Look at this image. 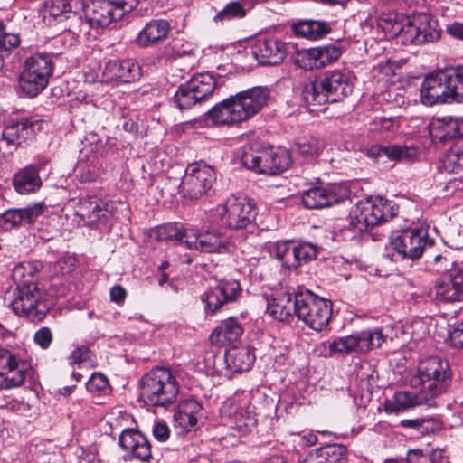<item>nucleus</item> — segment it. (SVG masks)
Instances as JSON below:
<instances>
[{"instance_id":"obj_1","label":"nucleus","mask_w":463,"mask_h":463,"mask_svg":"<svg viewBox=\"0 0 463 463\" xmlns=\"http://www.w3.org/2000/svg\"><path fill=\"white\" fill-rule=\"evenodd\" d=\"M351 71L334 70L326 71L320 78L307 79L302 84V99L308 106H321L342 101L354 90Z\"/></svg>"},{"instance_id":"obj_2","label":"nucleus","mask_w":463,"mask_h":463,"mask_svg":"<svg viewBox=\"0 0 463 463\" xmlns=\"http://www.w3.org/2000/svg\"><path fill=\"white\" fill-rule=\"evenodd\" d=\"M423 104L463 103V65L449 66L428 74L420 87Z\"/></svg>"},{"instance_id":"obj_3","label":"nucleus","mask_w":463,"mask_h":463,"mask_svg":"<svg viewBox=\"0 0 463 463\" xmlns=\"http://www.w3.org/2000/svg\"><path fill=\"white\" fill-rule=\"evenodd\" d=\"M140 399L151 407H167L175 402L180 385L167 367L156 366L139 381Z\"/></svg>"},{"instance_id":"obj_4","label":"nucleus","mask_w":463,"mask_h":463,"mask_svg":"<svg viewBox=\"0 0 463 463\" xmlns=\"http://www.w3.org/2000/svg\"><path fill=\"white\" fill-rule=\"evenodd\" d=\"M451 381L449 362L439 356H430L420 363L411 384L413 388L420 389L430 402H436L435 399L447 392Z\"/></svg>"},{"instance_id":"obj_5","label":"nucleus","mask_w":463,"mask_h":463,"mask_svg":"<svg viewBox=\"0 0 463 463\" xmlns=\"http://www.w3.org/2000/svg\"><path fill=\"white\" fill-rule=\"evenodd\" d=\"M398 213V206L383 197L369 198L358 202L350 211V228L364 232L392 220Z\"/></svg>"},{"instance_id":"obj_6","label":"nucleus","mask_w":463,"mask_h":463,"mask_svg":"<svg viewBox=\"0 0 463 463\" xmlns=\"http://www.w3.org/2000/svg\"><path fill=\"white\" fill-rule=\"evenodd\" d=\"M138 5V0H92L83 4L86 22L84 25H78L80 32L81 27L89 25L91 28H105L111 23L118 21L123 16L132 12Z\"/></svg>"},{"instance_id":"obj_7","label":"nucleus","mask_w":463,"mask_h":463,"mask_svg":"<svg viewBox=\"0 0 463 463\" xmlns=\"http://www.w3.org/2000/svg\"><path fill=\"white\" fill-rule=\"evenodd\" d=\"M297 317L307 326L322 331L332 317V302L319 298L310 290L298 288L296 290Z\"/></svg>"},{"instance_id":"obj_8","label":"nucleus","mask_w":463,"mask_h":463,"mask_svg":"<svg viewBox=\"0 0 463 463\" xmlns=\"http://www.w3.org/2000/svg\"><path fill=\"white\" fill-rule=\"evenodd\" d=\"M9 305L14 314L28 318L32 322H40L50 310V305L44 293L37 284H21L12 294Z\"/></svg>"},{"instance_id":"obj_9","label":"nucleus","mask_w":463,"mask_h":463,"mask_svg":"<svg viewBox=\"0 0 463 463\" xmlns=\"http://www.w3.org/2000/svg\"><path fill=\"white\" fill-rule=\"evenodd\" d=\"M33 373V366L22 350L0 347V389L20 387Z\"/></svg>"},{"instance_id":"obj_10","label":"nucleus","mask_w":463,"mask_h":463,"mask_svg":"<svg viewBox=\"0 0 463 463\" xmlns=\"http://www.w3.org/2000/svg\"><path fill=\"white\" fill-rule=\"evenodd\" d=\"M222 225L234 230L254 228L257 216L255 203L246 197L231 196L215 209Z\"/></svg>"},{"instance_id":"obj_11","label":"nucleus","mask_w":463,"mask_h":463,"mask_svg":"<svg viewBox=\"0 0 463 463\" xmlns=\"http://www.w3.org/2000/svg\"><path fill=\"white\" fill-rule=\"evenodd\" d=\"M216 180L214 169L203 162L187 165L180 184V193L186 201L194 202L207 194Z\"/></svg>"},{"instance_id":"obj_12","label":"nucleus","mask_w":463,"mask_h":463,"mask_svg":"<svg viewBox=\"0 0 463 463\" xmlns=\"http://www.w3.org/2000/svg\"><path fill=\"white\" fill-rule=\"evenodd\" d=\"M433 243L427 231L422 229H405L393 232L390 237L391 247L402 259L417 260Z\"/></svg>"},{"instance_id":"obj_13","label":"nucleus","mask_w":463,"mask_h":463,"mask_svg":"<svg viewBox=\"0 0 463 463\" xmlns=\"http://www.w3.org/2000/svg\"><path fill=\"white\" fill-rule=\"evenodd\" d=\"M439 38V32L431 24L430 16L425 14L408 22L398 33V39L402 45H420L432 43Z\"/></svg>"},{"instance_id":"obj_14","label":"nucleus","mask_w":463,"mask_h":463,"mask_svg":"<svg viewBox=\"0 0 463 463\" xmlns=\"http://www.w3.org/2000/svg\"><path fill=\"white\" fill-rule=\"evenodd\" d=\"M241 294V287L237 280H221L216 286L209 288L202 296L207 314H213L225 305L236 301Z\"/></svg>"},{"instance_id":"obj_15","label":"nucleus","mask_w":463,"mask_h":463,"mask_svg":"<svg viewBox=\"0 0 463 463\" xmlns=\"http://www.w3.org/2000/svg\"><path fill=\"white\" fill-rule=\"evenodd\" d=\"M342 55V50L335 45H324L298 52L294 58L298 67L311 71L324 68L337 61Z\"/></svg>"},{"instance_id":"obj_16","label":"nucleus","mask_w":463,"mask_h":463,"mask_svg":"<svg viewBox=\"0 0 463 463\" xmlns=\"http://www.w3.org/2000/svg\"><path fill=\"white\" fill-rule=\"evenodd\" d=\"M288 44L278 38H260L250 47L252 56L261 65L281 64L288 52Z\"/></svg>"},{"instance_id":"obj_17","label":"nucleus","mask_w":463,"mask_h":463,"mask_svg":"<svg viewBox=\"0 0 463 463\" xmlns=\"http://www.w3.org/2000/svg\"><path fill=\"white\" fill-rule=\"evenodd\" d=\"M185 246L189 250H194L203 253L223 254L229 250L227 238L220 232L190 230L189 238L185 240Z\"/></svg>"},{"instance_id":"obj_18","label":"nucleus","mask_w":463,"mask_h":463,"mask_svg":"<svg viewBox=\"0 0 463 463\" xmlns=\"http://www.w3.org/2000/svg\"><path fill=\"white\" fill-rule=\"evenodd\" d=\"M118 443L124 451L137 460L149 463L153 458L149 439L137 430L125 429Z\"/></svg>"},{"instance_id":"obj_19","label":"nucleus","mask_w":463,"mask_h":463,"mask_svg":"<svg viewBox=\"0 0 463 463\" xmlns=\"http://www.w3.org/2000/svg\"><path fill=\"white\" fill-rule=\"evenodd\" d=\"M234 98L246 121L268 105L270 90L268 87L257 86L237 93Z\"/></svg>"},{"instance_id":"obj_20","label":"nucleus","mask_w":463,"mask_h":463,"mask_svg":"<svg viewBox=\"0 0 463 463\" xmlns=\"http://www.w3.org/2000/svg\"><path fill=\"white\" fill-rule=\"evenodd\" d=\"M103 75L109 80L130 83L140 79L142 69L134 59H114L106 62Z\"/></svg>"},{"instance_id":"obj_21","label":"nucleus","mask_w":463,"mask_h":463,"mask_svg":"<svg viewBox=\"0 0 463 463\" xmlns=\"http://www.w3.org/2000/svg\"><path fill=\"white\" fill-rule=\"evenodd\" d=\"M419 405L428 407L437 406L436 402H430L420 389L418 391H399L391 398L386 399L383 408L387 413H400Z\"/></svg>"},{"instance_id":"obj_22","label":"nucleus","mask_w":463,"mask_h":463,"mask_svg":"<svg viewBox=\"0 0 463 463\" xmlns=\"http://www.w3.org/2000/svg\"><path fill=\"white\" fill-rule=\"evenodd\" d=\"M76 214L89 226L106 223L110 216L108 203L97 196L81 198Z\"/></svg>"},{"instance_id":"obj_23","label":"nucleus","mask_w":463,"mask_h":463,"mask_svg":"<svg viewBox=\"0 0 463 463\" xmlns=\"http://www.w3.org/2000/svg\"><path fill=\"white\" fill-rule=\"evenodd\" d=\"M83 6L81 0H46L44 9L52 17H64L71 19L72 23L66 29L74 33H77L78 25H84L78 11Z\"/></svg>"},{"instance_id":"obj_24","label":"nucleus","mask_w":463,"mask_h":463,"mask_svg":"<svg viewBox=\"0 0 463 463\" xmlns=\"http://www.w3.org/2000/svg\"><path fill=\"white\" fill-rule=\"evenodd\" d=\"M37 124L38 121L28 118L12 121L4 128L2 139L6 143L7 147L16 149L34 136Z\"/></svg>"},{"instance_id":"obj_25","label":"nucleus","mask_w":463,"mask_h":463,"mask_svg":"<svg viewBox=\"0 0 463 463\" xmlns=\"http://www.w3.org/2000/svg\"><path fill=\"white\" fill-rule=\"evenodd\" d=\"M365 155L375 161L385 156L394 162H411L417 157L418 149L413 146L405 145H373L365 149Z\"/></svg>"},{"instance_id":"obj_26","label":"nucleus","mask_w":463,"mask_h":463,"mask_svg":"<svg viewBox=\"0 0 463 463\" xmlns=\"http://www.w3.org/2000/svg\"><path fill=\"white\" fill-rule=\"evenodd\" d=\"M44 206L42 203H35L32 206L22 209H9L0 217L3 228L11 230L22 225H32L43 213Z\"/></svg>"},{"instance_id":"obj_27","label":"nucleus","mask_w":463,"mask_h":463,"mask_svg":"<svg viewBox=\"0 0 463 463\" xmlns=\"http://www.w3.org/2000/svg\"><path fill=\"white\" fill-rule=\"evenodd\" d=\"M430 134L432 140L442 143L463 137V118H435L430 125Z\"/></svg>"},{"instance_id":"obj_28","label":"nucleus","mask_w":463,"mask_h":463,"mask_svg":"<svg viewBox=\"0 0 463 463\" xmlns=\"http://www.w3.org/2000/svg\"><path fill=\"white\" fill-rule=\"evenodd\" d=\"M268 311L271 317L281 322H289L297 316L296 291L276 292L268 303Z\"/></svg>"},{"instance_id":"obj_29","label":"nucleus","mask_w":463,"mask_h":463,"mask_svg":"<svg viewBox=\"0 0 463 463\" xmlns=\"http://www.w3.org/2000/svg\"><path fill=\"white\" fill-rule=\"evenodd\" d=\"M234 96L221 101L213 107L207 115L214 125H234L245 121Z\"/></svg>"},{"instance_id":"obj_30","label":"nucleus","mask_w":463,"mask_h":463,"mask_svg":"<svg viewBox=\"0 0 463 463\" xmlns=\"http://www.w3.org/2000/svg\"><path fill=\"white\" fill-rule=\"evenodd\" d=\"M336 187L315 186L302 194V203L308 209H320L338 203L341 195Z\"/></svg>"},{"instance_id":"obj_31","label":"nucleus","mask_w":463,"mask_h":463,"mask_svg":"<svg viewBox=\"0 0 463 463\" xmlns=\"http://www.w3.org/2000/svg\"><path fill=\"white\" fill-rule=\"evenodd\" d=\"M47 162L45 160L38 164H32L17 172L13 178V185L15 191L19 194H26L39 190L42 186L39 171Z\"/></svg>"},{"instance_id":"obj_32","label":"nucleus","mask_w":463,"mask_h":463,"mask_svg":"<svg viewBox=\"0 0 463 463\" xmlns=\"http://www.w3.org/2000/svg\"><path fill=\"white\" fill-rule=\"evenodd\" d=\"M222 415L231 418L230 424L232 428L238 430L241 435L250 432L257 424L255 415L246 408L240 407L230 403L224 404L221 408Z\"/></svg>"},{"instance_id":"obj_33","label":"nucleus","mask_w":463,"mask_h":463,"mask_svg":"<svg viewBox=\"0 0 463 463\" xmlns=\"http://www.w3.org/2000/svg\"><path fill=\"white\" fill-rule=\"evenodd\" d=\"M170 31V24L164 19H153L138 33L135 39L137 46L146 48L152 46L166 38Z\"/></svg>"},{"instance_id":"obj_34","label":"nucleus","mask_w":463,"mask_h":463,"mask_svg":"<svg viewBox=\"0 0 463 463\" xmlns=\"http://www.w3.org/2000/svg\"><path fill=\"white\" fill-rule=\"evenodd\" d=\"M227 368L232 373L249 371L253 365L256 356L250 346L232 347L224 355Z\"/></svg>"},{"instance_id":"obj_35","label":"nucleus","mask_w":463,"mask_h":463,"mask_svg":"<svg viewBox=\"0 0 463 463\" xmlns=\"http://www.w3.org/2000/svg\"><path fill=\"white\" fill-rule=\"evenodd\" d=\"M242 326L235 317L223 320L211 334L210 340L213 344L226 345L232 344L242 335Z\"/></svg>"},{"instance_id":"obj_36","label":"nucleus","mask_w":463,"mask_h":463,"mask_svg":"<svg viewBox=\"0 0 463 463\" xmlns=\"http://www.w3.org/2000/svg\"><path fill=\"white\" fill-rule=\"evenodd\" d=\"M292 32L299 37L318 40L328 34L332 28L328 22L322 20H299L291 25Z\"/></svg>"},{"instance_id":"obj_37","label":"nucleus","mask_w":463,"mask_h":463,"mask_svg":"<svg viewBox=\"0 0 463 463\" xmlns=\"http://www.w3.org/2000/svg\"><path fill=\"white\" fill-rule=\"evenodd\" d=\"M241 163L248 169L260 175H268L266 170L271 166L272 150L254 151L244 148L241 155Z\"/></svg>"},{"instance_id":"obj_38","label":"nucleus","mask_w":463,"mask_h":463,"mask_svg":"<svg viewBox=\"0 0 463 463\" xmlns=\"http://www.w3.org/2000/svg\"><path fill=\"white\" fill-rule=\"evenodd\" d=\"M185 83L202 102L212 96L216 87L214 76L208 71L194 75Z\"/></svg>"},{"instance_id":"obj_39","label":"nucleus","mask_w":463,"mask_h":463,"mask_svg":"<svg viewBox=\"0 0 463 463\" xmlns=\"http://www.w3.org/2000/svg\"><path fill=\"white\" fill-rule=\"evenodd\" d=\"M23 71L50 79L53 71L52 57L47 53H37L27 58Z\"/></svg>"},{"instance_id":"obj_40","label":"nucleus","mask_w":463,"mask_h":463,"mask_svg":"<svg viewBox=\"0 0 463 463\" xmlns=\"http://www.w3.org/2000/svg\"><path fill=\"white\" fill-rule=\"evenodd\" d=\"M189 233L190 231L185 230L182 223L170 222L156 227L152 232V236L156 241H176L179 243L185 244Z\"/></svg>"},{"instance_id":"obj_41","label":"nucleus","mask_w":463,"mask_h":463,"mask_svg":"<svg viewBox=\"0 0 463 463\" xmlns=\"http://www.w3.org/2000/svg\"><path fill=\"white\" fill-rule=\"evenodd\" d=\"M355 334L360 354L381 347L387 337L380 328L363 330Z\"/></svg>"},{"instance_id":"obj_42","label":"nucleus","mask_w":463,"mask_h":463,"mask_svg":"<svg viewBox=\"0 0 463 463\" xmlns=\"http://www.w3.org/2000/svg\"><path fill=\"white\" fill-rule=\"evenodd\" d=\"M49 79L37 74L23 71L19 78V87L30 98L39 95L48 85Z\"/></svg>"},{"instance_id":"obj_43","label":"nucleus","mask_w":463,"mask_h":463,"mask_svg":"<svg viewBox=\"0 0 463 463\" xmlns=\"http://www.w3.org/2000/svg\"><path fill=\"white\" fill-rule=\"evenodd\" d=\"M436 298L443 302H456L463 300V290L451 280L442 276L435 286Z\"/></svg>"},{"instance_id":"obj_44","label":"nucleus","mask_w":463,"mask_h":463,"mask_svg":"<svg viewBox=\"0 0 463 463\" xmlns=\"http://www.w3.org/2000/svg\"><path fill=\"white\" fill-rule=\"evenodd\" d=\"M41 263L38 261H24L13 269L12 277L17 286L21 284H36L32 279L39 272Z\"/></svg>"},{"instance_id":"obj_45","label":"nucleus","mask_w":463,"mask_h":463,"mask_svg":"<svg viewBox=\"0 0 463 463\" xmlns=\"http://www.w3.org/2000/svg\"><path fill=\"white\" fill-rule=\"evenodd\" d=\"M246 2L244 0L231 1L216 14L213 20L218 23L230 22L235 19H241L246 16Z\"/></svg>"},{"instance_id":"obj_46","label":"nucleus","mask_w":463,"mask_h":463,"mask_svg":"<svg viewBox=\"0 0 463 463\" xmlns=\"http://www.w3.org/2000/svg\"><path fill=\"white\" fill-rule=\"evenodd\" d=\"M324 148V142L315 137H304L295 143L294 151L307 158L317 156Z\"/></svg>"},{"instance_id":"obj_47","label":"nucleus","mask_w":463,"mask_h":463,"mask_svg":"<svg viewBox=\"0 0 463 463\" xmlns=\"http://www.w3.org/2000/svg\"><path fill=\"white\" fill-rule=\"evenodd\" d=\"M443 452L438 449H414L407 452L408 463H441Z\"/></svg>"},{"instance_id":"obj_48","label":"nucleus","mask_w":463,"mask_h":463,"mask_svg":"<svg viewBox=\"0 0 463 463\" xmlns=\"http://www.w3.org/2000/svg\"><path fill=\"white\" fill-rule=\"evenodd\" d=\"M330 354H349L352 353L360 354L356 334L335 338L328 345Z\"/></svg>"},{"instance_id":"obj_49","label":"nucleus","mask_w":463,"mask_h":463,"mask_svg":"<svg viewBox=\"0 0 463 463\" xmlns=\"http://www.w3.org/2000/svg\"><path fill=\"white\" fill-rule=\"evenodd\" d=\"M173 99L180 110L190 109L202 102L185 82L178 87Z\"/></svg>"},{"instance_id":"obj_50","label":"nucleus","mask_w":463,"mask_h":463,"mask_svg":"<svg viewBox=\"0 0 463 463\" xmlns=\"http://www.w3.org/2000/svg\"><path fill=\"white\" fill-rule=\"evenodd\" d=\"M322 463H346V448L338 444H327L319 448Z\"/></svg>"},{"instance_id":"obj_51","label":"nucleus","mask_w":463,"mask_h":463,"mask_svg":"<svg viewBox=\"0 0 463 463\" xmlns=\"http://www.w3.org/2000/svg\"><path fill=\"white\" fill-rule=\"evenodd\" d=\"M4 24L0 23V71L4 68L5 58L9 56L13 49L20 45V36L15 33H4Z\"/></svg>"},{"instance_id":"obj_52","label":"nucleus","mask_w":463,"mask_h":463,"mask_svg":"<svg viewBox=\"0 0 463 463\" xmlns=\"http://www.w3.org/2000/svg\"><path fill=\"white\" fill-rule=\"evenodd\" d=\"M445 167L458 173L463 168V139L458 140L446 154L444 159Z\"/></svg>"},{"instance_id":"obj_53","label":"nucleus","mask_w":463,"mask_h":463,"mask_svg":"<svg viewBox=\"0 0 463 463\" xmlns=\"http://www.w3.org/2000/svg\"><path fill=\"white\" fill-rule=\"evenodd\" d=\"M291 163L289 153L287 150L272 151L271 166L266 172L268 175H276L288 169Z\"/></svg>"},{"instance_id":"obj_54","label":"nucleus","mask_w":463,"mask_h":463,"mask_svg":"<svg viewBox=\"0 0 463 463\" xmlns=\"http://www.w3.org/2000/svg\"><path fill=\"white\" fill-rule=\"evenodd\" d=\"M296 246L299 266L316 259L318 254L319 249L315 244L309 242H296Z\"/></svg>"},{"instance_id":"obj_55","label":"nucleus","mask_w":463,"mask_h":463,"mask_svg":"<svg viewBox=\"0 0 463 463\" xmlns=\"http://www.w3.org/2000/svg\"><path fill=\"white\" fill-rule=\"evenodd\" d=\"M449 341L453 347L463 350V320L450 326Z\"/></svg>"},{"instance_id":"obj_56","label":"nucleus","mask_w":463,"mask_h":463,"mask_svg":"<svg viewBox=\"0 0 463 463\" xmlns=\"http://www.w3.org/2000/svg\"><path fill=\"white\" fill-rule=\"evenodd\" d=\"M109 387V381L100 373H94L86 383V388L90 392L105 391Z\"/></svg>"},{"instance_id":"obj_57","label":"nucleus","mask_w":463,"mask_h":463,"mask_svg":"<svg viewBox=\"0 0 463 463\" xmlns=\"http://www.w3.org/2000/svg\"><path fill=\"white\" fill-rule=\"evenodd\" d=\"M175 421L184 431H190L197 424V416L187 414L180 410L175 414Z\"/></svg>"},{"instance_id":"obj_58","label":"nucleus","mask_w":463,"mask_h":463,"mask_svg":"<svg viewBox=\"0 0 463 463\" xmlns=\"http://www.w3.org/2000/svg\"><path fill=\"white\" fill-rule=\"evenodd\" d=\"M52 339V333L49 327L40 328L33 336L35 344L43 349H47L51 345Z\"/></svg>"},{"instance_id":"obj_59","label":"nucleus","mask_w":463,"mask_h":463,"mask_svg":"<svg viewBox=\"0 0 463 463\" xmlns=\"http://www.w3.org/2000/svg\"><path fill=\"white\" fill-rule=\"evenodd\" d=\"M443 276L463 290V263L454 264Z\"/></svg>"},{"instance_id":"obj_60","label":"nucleus","mask_w":463,"mask_h":463,"mask_svg":"<svg viewBox=\"0 0 463 463\" xmlns=\"http://www.w3.org/2000/svg\"><path fill=\"white\" fill-rule=\"evenodd\" d=\"M75 261L71 258H62L53 264V272L56 274H65L73 271Z\"/></svg>"},{"instance_id":"obj_61","label":"nucleus","mask_w":463,"mask_h":463,"mask_svg":"<svg viewBox=\"0 0 463 463\" xmlns=\"http://www.w3.org/2000/svg\"><path fill=\"white\" fill-rule=\"evenodd\" d=\"M90 351L88 346L82 345L76 348L70 356L71 364H80L90 360Z\"/></svg>"},{"instance_id":"obj_62","label":"nucleus","mask_w":463,"mask_h":463,"mask_svg":"<svg viewBox=\"0 0 463 463\" xmlns=\"http://www.w3.org/2000/svg\"><path fill=\"white\" fill-rule=\"evenodd\" d=\"M179 410L187 414L197 416L202 411V405L194 399H187L179 405Z\"/></svg>"},{"instance_id":"obj_63","label":"nucleus","mask_w":463,"mask_h":463,"mask_svg":"<svg viewBox=\"0 0 463 463\" xmlns=\"http://www.w3.org/2000/svg\"><path fill=\"white\" fill-rule=\"evenodd\" d=\"M152 432L155 439L160 442L166 441L170 435L168 426L163 422L155 423Z\"/></svg>"},{"instance_id":"obj_64","label":"nucleus","mask_w":463,"mask_h":463,"mask_svg":"<svg viewBox=\"0 0 463 463\" xmlns=\"http://www.w3.org/2000/svg\"><path fill=\"white\" fill-rule=\"evenodd\" d=\"M98 175L94 167L90 165H82L79 167L78 178L81 183L92 182Z\"/></svg>"}]
</instances>
